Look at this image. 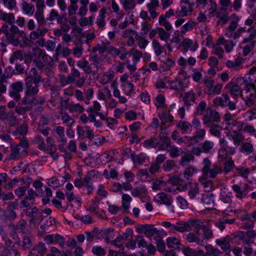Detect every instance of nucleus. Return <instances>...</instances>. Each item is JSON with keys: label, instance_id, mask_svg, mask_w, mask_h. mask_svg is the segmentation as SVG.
Segmentation results:
<instances>
[{"label": "nucleus", "instance_id": "obj_7", "mask_svg": "<svg viewBox=\"0 0 256 256\" xmlns=\"http://www.w3.org/2000/svg\"><path fill=\"white\" fill-rule=\"evenodd\" d=\"M246 32V28L240 27L236 31L234 30V39H237L240 36H242V34ZM247 32L250 33L249 36L248 38H244L242 43L245 44L250 42L255 36L256 35V30L252 27H250L248 28Z\"/></svg>", "mask_w": 256, "mask_h": 256}, {"label": "nucleus", "instance_id": "obj_36", "mask_svg": "<svg viewBox=\"0 0 256 256\" xmlns=\"http://www.w3.org/2000/svg\"><path fill=\"white\" fill-rule=\"evenodd\" d=\"M208 224L209 222L202 228L204 236H202L204 238V241L206 242V243L214 236L213 231L209 228Z\"/></svg>", "mask_w": 256, "mask_h": 256}, {"label": "nucleus", "instance_id": "obj_17", "mask_svg": "<svg viewBox=\"0 0 256 256\" xmlns=\"http://www.w3.org/2000/svg\"><path fill=\"white\" fill-rule=\"evenodd\" d=\"M206 131L204 128L197 129L194 132V136H190L192 145L202 141L206 136Z\"/></svg>", "mask_w": 256, "mask_h": 256}, {"label": "nucleus", "instance_id": "obj_51", "mask_svg": "<svg viewBox=\"0 0 256 256\" xmlns=\"http://www.w3.org/2000/svg\"><path fill=\"white\" fill-rule=\"evenodd\" d=\"M183 153V151L180 148L175 146H172L170 148V155L172 158L177 157Z\"/></svg>", "mask_w": 256, "mask_h": 256}, {"label": "nucleus", "instance_id": "obj_3", "mask_svg": "<svg viewBox=\"0 0 256 256\" xmlns=\"http://www.w3.org/2000/svg\"><path fill=\"white\" fill-rule=\"evenodd\" d=\"M20 60V62H16L15 69L17 74H23L24 71V64L26 63V60H24L22 51L18 50L12 54L11 56L10 62V64H14L16 60Z\"/></svg>", "mask_w": 256, "mask_h": 256}, {"label": "nucleus", "instance_id": "obj_63", "mask_svg": "<svg viewBox=\"0 0 256 256\" xmlns=\"http://www.w3.org/2000/svg\"><path fill=\"white\" fill-rule=\"evenodd\" d=\"M220 45H218L217 42L216 45L213 47L214 53L218 56L219 58H222L224 54V51L222 47L220 46Z\"/></svg>", "mask_w": 256, "mask_h": 256}, {"label": "nucleus", "instance_id": "obj_48", "mask_svg": "<svg viewBox=\"0 0 256 256\" xmlns=\"http://www.w3.org/2000/svg\"><path fill=\"white\" fill-rule=\"evenodd\" d=\"M14 245L10 248H4L2 252V256H16L18 254V250L14 248Z\"/></svg>", "mask_w": 256, "mask_h": 256}, {"label": "nucleus", "instance_id": "obj_8", "mask_svg": "<svg viewBox=\"0 0 256 256\" xmlns=\"http://www.w3.org/2000/svg\"><path fill=\"white\" fill-rule=\"evenodd\" d=\"M181 10L176 12L177 17L190 15L193 10V4L188 0H182L180 2Z\"/></svg>", "mask_w": 256, "mask_h": 256}, {"label": "nucleus", "instance_id": "obj_6", "mask_svg": "<svg viewBox=\"0 0 256 256\" xmlns=\"http://www.w3.org/2000/svg\"><path fill=\"white\" fill-rule=\"evenodd\" d=\"M172 199L170 196L165 193H161V210L166 214L174 212V208L172 206Z\"/></svg>", "mask_w": 256, "mask_h": 256}, {"label": "nucleus", "instance_id": "obj_20", "mask_svg": "<svg viewBox=\"0 0 256 256\" xmlns=\"http://www.w3.org/2000/svg\"><path fill=\"white\" fill-rule=\"evenodd\" d=\"M46 251L47 249L45 246L44 244L40 242L32 249V251L30 252V254L34 255L36 252H37L36 256H42Z\"/></svg>", "mask_w": 256, "mask_h": 256}, {"label": "nucleus", "instance_id": "obj_54", "mask_svg": "<svg viewBox=\"0 0 256 256\" xmlns=\"http://www.w3.org/2000/svg\"><path fill=\"white\" fill-rule=\"evenodd\" d=\"M29 186L18 187L15 190L14 193L18 198H21L22 196H25L26 192Z\"/></svg>", "mask_w": 256, "mask_h": 256}, {"label": "nucleus", "instance_id": "obj_44", "mask_svg": "<svg viewBox=\"0 0 256 256\" xmlns=\"http://www.w3.org/2000/svg\"><path fill=\"white\" fill-rule=\"evenodd\" d=\"M22 10L25 13L28 15L32 16L34 11V7L33 4H28L26 2H24L22 4Z\"/></svg>", "mask_w": 256, "mask_h": 256}, {"label": "nucleus", "instance_id": "obj_5", "mask_svg": "<svg viewBox=\"0 0 256 256\" xmlns=\"http://www.w3.org/2000/svg\"><path fill=\"white\" fill-rule=\"evenodd\" d=\"M220 120V116L218 112L210 110L207 111L202 118L203 124L206 126L214 125V122Z\"/></svg>", "mask_w": 256, "mask_h": 256}, {"label": "nucleus", "instance_id": "obj_26", "mask_svg": "<svg viewBox=\"0 0 256 256\" xmlns=\"http://www.w3.org/2000/svg\"><path fill=\"white\" fill-rule=\"evenodd\" d=\"M232 190L236 193V196L237 198L242 199L248 194V191L246 189L242 190L240 186L238 184H233L232 186Z\"/></svg>", "mask_w": 256, "mask_h": 256}, {"label": "nucleus", "instance_id": "obj_19", "mask_svg": "<svg viewBox=\"0 0 256 256\" xmlns=\"http://www.w3.org/2000/svg\"><path fill=\"white\" fill-rule=\"evenodd\" d=\"M230 238L228 237H224L216 240V243L224 252H228L230 248Z\"/></svg>", "mask_w": 256, "mask_h": 256}, {"label": "nucleus", "instance_id": "obj_18", "mask_svg": "<svg viewBox=\"0 0 256 256\" xmlns=\"http://www.w3.org/2000/svg\"><path fill=\"white\" fill-rule=\"evenodd\" d=\"M244 62L243 60L241 58H238L234 60H228L226 62V66L234 70H238L242 68V66Z\"/></svg>", "mask_w": 256, "mask_h": 256}, {"label": "nucleus", "instance_id": "obj_29", "mask_svg": "<svg viewBox=\"0 0 256 256\" xmlns=\"http://www.w3.org/2000/svg\"><path fill=\"white\" fill-rule=\"evenodd\" d=\"M188 220L190 231L192 230L193 228L199 230L202 229L206 226L203 222L198 219L191 218Z\"/></svg>", "mask_w": 256, "mask_h": 256}, {"label": "nucleus", "instance_id": "obj_56", "mask_svg": "<svg viewBox=\"0 0 256 256\" xmlns=\"http://www.w3.org/2000/svg\"><path fill=\"white\" fill-rule=\"evenodd\" d=\"M176 201L179 206L182 209H186L188 207V202L184 198L178 196L176 198Z\"/></svg>", "mask_w": 256, "mask_h": 256}, {"label": "nucleus", "instance_id": "obj_24", "mask_svg": "<svg viewBox=\"0 0 256 256\" xmlns=\"http://www.w3.org/2000/svg\"><path fill=\"white\" fill-rule=\"evenodd\" d=\"M166 242V246L170 248L178 249L181 245L180 240L174 236L168 238Z\"/></svg>", "mask_w": 256, "mask_h": 256}, {"label": "nucleus", "instance_id": "obj_22", "mask_svg": "<svg viewBox=\"0 0 256 256\" xmlns=\"http://www.w3.org/2000/svg\"><path fill=\"white\" fill-rule=\"evenodd\" d=\"M220 199L224 202L230 204L232 202V194L230 191L226 188L220 190Z\"/></svg>", "mask_w": 256, "mask_h": 256}, {"label": "nucleus", "instance_id": "obj_16", "mask_svg": "<svg viewBox=\"0 0 256 256\" xmlns=\"http://www.w3.org/2000/svg\"><path fill=\"white\" fill-rule=\"evenodd\" d=\"M172 229L180 232H190L189 220L188 221H178L176 224L172 226Z\"/></svg>", "mask_w": 256, "mask_h": 256}, {"label": "nucleus", "instance_id": "obj_59", "mask_svg": "<svg viewBox=\"0 0 256 256\" xmlns=\"http://www.w3.org/2000/svg\"><path fill=\"white\" fill-rule=\"evenodd\" d=\"M92 252L98 256H104L106 254V251L102 248L99 246H94L92 248Z\"/></svg>", "mask_w": 256, "mask_h": 256}, {"label": "nucleus", "instance_id": "obj_15", "mask_svg": "<svg viewBox=\"0 0 256 256\" xmlns=\"http://www.w3.org/2000/svg\"><path fill=\"white\" fill-rule=\"evenodd\" d=\"M12 90L10 92V96L16 100L20 99L19 92L23 90L22 84L21 82H18L12 84Z\"/></svg>", "mask_w": 256, "mask_h": 256}, {"label": "nucleus", "instance_id": "obj_2", "mask_svg": "<svg viewBox=\"0 0 256 256\" xmlns=\"http://www.w3.org/2000/svg\"><path fill=\"white\" fill-rule=\"evenodd\" d=\"M212 102L216 106L225 108L228 106L230 110H234L236 109V104L232 102L227 94H222L220 96H216L213 99Z\"/></svg>", "mask_w": 256, "mask_h": 256}, {"label": "nucleus", "instance_id": "obj_58", "mask_svg": "<svg viewBox=\"0 0 256 256\" xmlns=\"http://www.w3.org/2000/svg\"><path fill=\"white\" fill-rule=\"evenodd\" d=\"M38 92V84L34 83V86H30L27 88L26 91V94H29V96H34Z\"/></svg>", "mask_w": 256, "mask_h": 256}, {"label": "nucleus", "instance_id": "obj_27", "mask_svg": "<svg viewBox=\"0 0 256 256\" xmlns=\"http://www.w3.org/2000/svg\"><path fill=\"white\" fill-rule=\"evenodd\" d=\"M213 83L214 81L212 80L208 84V94H220L222 88V84H217L216 85L213 86Z\"/></svg>", "mask_w": 256, "mask_h": 256}, {"label": "nucleus", "instance_id": "obj_50", "mask_svg": "<svg viewBox=\"0 0 256 256\" xmlns=\"http://www.w3.org/2000/svg\"><path fill=\"white\" fill-rule=\"evenodd\" d=\"M176 142L180 144H184L188 146H192L190 136H184V137H178Z\"/></svg>", "mask_w": 256, "mask_h": 256}, {"label": "nucleus", "instance_id": "obj_53", "mask_svg": "<svg viewBox=\"0 0 256 256\" xmlns=\"http://www.w3.org/2000/svg\"><path fill=\"white\" fill-rule=\"evenodd\" d=\"M173 65V61L170 58H167L166 61L162 60V64H161V68H162V71L165 72L168 70Z\"/></svg>", "mask_w": 256, "mask_h": 256}, {"label": "nucleus", "instance_id": "obj_1", "mask_svg": "<svg viewBox=\"0 0 256 256\" xmlns=\"http://www.w3.org/2000/svg\"><path fill=\"white\" fill-rule=\"evenodd\" d=\"M202 164L203 167L202 169V175L205 177H210L214 178L218 174L222 172V167L220 164H214L212 165L211 162L208 158L204 159Z\"/></svg>", "mask_w": 256, "mask_h": 256}, {"label": "nucleus", "instance_id": "obj_52", "mask_svg": "<svg viewBox=\"0 0 256 256\" xmlns=\"http://www.w3.org/2000/svg\"><path fill=\"white\" fill-rule=\"evenodd\" d=\"M214 144L210 140H206L202 144V151L204 152H208L214 147Z\"/></svg>", "mask_w": 256, "mask_h": 256}, {"label": "nucleus", "instance_id": "obj_14", "mask_svg": "<svg viewBox=\"0 0 256 256\" xmlns=\"http://www.w3.org/2000/svg\"><path fill=\"white\" fill-rule=\"evenodd\" d=\"M186 240L190 242H196L200 246H203L206 243L204 238L198 232L188 233L186 235Z\"/></svg>", "mask_w": 256, "mask_h": 256}, {"label": "nucleus", "instance_id": "obj_11", "mask_svg": "<svg viewBox=\"0 0 256 256\" xmlns=\"http://www.w3.org/2000/svg\"><path fill=\"white\" fill-rule=\"evenodd\" d=\"M224 89L232 96H238L241 95L242 93V89L240 86L232 82H228L225 86Z\"/></svg>", "mask_w": 256, "mask_h": 256}, {"label": "nucleus", "instance_id": "obj_61", "mask_svg": "<svg viewBox=\"0 0 256 256\" xmlns=\"http://www.w3.org/2000/svg\"><path fill=\"white\" fill-rule=\"evenodd\" d=\"M135 0H124L123 6L126 10L134 8L136 3Z\"/></svg>", "mask_w": 256, "mask_h": 256}, {"label": "nucleus", "instance_id": "obj_55", "mask_svg": "<svg viewBox=\"0 0 256 256\" xmlns=\"http://www.w3.org/2000/svg\"><path fill=\"white\" fill-rule=\"evenodd\" d=\"M160 162V155H158L156 159V162L154 163H152L151 164L150 168V172L152 174H154L159 169L160 166L158 163Z\"/></svg>", "mask_w": 256, "mask_h": 256}, {"label": "nucleus", "instance_id": "obj_33", "mask_svg": "<svg viewBox=\"0 0 256 256\" xmlns=\"http://www.w3.org/2000/svg\"><path fill=\"white\" fill-rule=\"evenodd\" d=\"M205 249L207 254L212 256H220L222 254V252L218 248H214L211 244L205 246Z\"/></svg>", "mask_w": 256, "mask_h": 256}, {"label": "nucleus", "instance_id": "obj_49", "mask_svg": "<svg viewBox=\"0 0 256 256\" xmlns=\"http://www.w3.org/2000/svg\"><path fill=\"white\" fill-rule=\"evenodd\" d=\"M208 127L210 128L209 132L211 134L217 138H220L221 129L218 124L212 125Z\"/></svg>", "mask_w": 256, "mask_h": 256}, {"label": "nucleus", "instance_id": "obj_28", "mask_svg": "<svg viewBox=\"0 0 256 256\" xmlns=\"http://www.w3.org/2000/svg\"><path fill=\"white\" fill-rule=\"evenodd\" d=\"M182 44L185 48L190 49L192 52H195L198 47L196 42H194L189 38L184 39Z\"/></svg>", "mask_w": 256, "mask_h": 256}, {"label": "nucleus", "instance_id": "obj_32", "mask_svg": "<svg viewBox=\"0 0 256 256\" xmlns=\"http://www.w3.org/2000/svg\"><path fill=\"white\" fill-rule=\"evenodd\" d=\"M173 116L169 113H163L161 116V125L165 124L164 128H166L171 125ZM162 126H161V130L162 129Z\"/></svg>", "mask_w": 256, "mask_h": 256}, {"label": "nucleus", "instance_id": "obj_30", "mask_svg": "<svg viewBox=\"0 0 256 256\" xmlns=\"http://www.w3.org/2000/svg\"><path fill=\"white\" fill-rule=\"evenodd\" d=\"M68 99L64 101V102L66 104V108H68L70 112H76L82 113L84 111V108L80 104H71L68 103Z\"/></svg>", "mask_w": 256, "mask_h": 256}, {"label": "nucleus", "instance_id": "obj_38", "mask_svg": "<svg viewBox=\"0 0 256 256\" xmlns=\"http://www.w3.org/2000/svg\"><path fill=\"white\" fill-rule=\"evenodd\" d=\"M199 188L198 186V184L194 183L191 184L189 190L188 192V196L190 198H194L199 194Z\"/></svg>", "mask_w": 256, "mask_h": 256}, {"label": "nucleus", "instance_id": "obj_34", "mask_svg": "<svg viewBox=\"0 0 256 256\" xmlns=\"http://www.w3.org/2000/svg\"><path fill=\"white\" fill-rule=\"evenodd\" d=\"M123 238L118 236L114 240L110 242V243L114 246L120 248L119 250V253L124 252V246H123L124 243Z\"/></svg>", "mask_w": 256, "mask_h": 256}, {"label": "nucleus", "instance_id": "obj_35", "mask_svg": "<svg viewBox=\"0 0 256 256\" xmlns=\"http://www.w3.org/2000/svg\"><path fill=\"white\" fill-rule=\"evenodd\" d=\"M236 114H232L230 112H227L224 115V120L223 124H226L225 129H230L231 126V124L232 123L233 118L236 116Z\"/></svg>", "mask_w": 256, "mask_h": 256}, {"label": "nucleus", "instance_id": "obj_43", "mask_svg": "<svg viewBox=\"0 0 256 256\" xmlns=\"http://www.w3.org/2000/svg\"><path fill=\"white\" fill-rule=\"evenodd\" d=\"M199 250H202L200 249L194 250L190 248L189 246H185L182 250V252L185 256H198Z\"/></svg>", "mask_w": 256, "mask_h": 256}, {"label": "nucleus", "instance_id": "obj_41", "mask_svg": "<svg viewBox=\"0 0 256 256\" xmlns=\"http://www.w3.org/2000/svg\"><path fill=\"white\" fill-rule=\"evenodd\" d=\"M182 100L185 104H190L194 101V94L192 92H186L182 95Z\"/></svg>", "mask_w": 256, "mask_h": 256}, {"label": "nucleus", "instance_id": "obj_45", "mask_svg": "<svg viewBox=\"0 0 256 256\" xmlns=\"http://www.w3.org/2000/svg\"><path fill=\"white\" fill-rule=\"evenodd\" d=\"M28 77H30L34 80V83L38 84L41 80V77L38 74L35 68H32L30 72V74Z\"/></svg>", "mask_w": 256, "mask_h": 256}, {"label": "nucleus", "instance_id": "obj_9", "mask_svg": "<svg viewBox=\"0 0 256 256\" xmlns=\"http://www.w3.org/2000/svg\"><path fill=\"white\" fill-rule=\"evenodd\" d=\"M38 196L36 192L34 191L32 188L28 190V195L20 202L22 208H30L33 204H35V198Z\"/></svg>", "mask_w": 256, "mask_h": 256}, {"label": "nucleus", "instance_id": "obj_40", "mask_svg": "<svg viewBox=\"0 0 256 256\" xmlns=\"http://www.w3.org/2000/svg\"><path fill=\"white\" fill-rule=\"evenodd\" d=\"M198 170L196 168L192 166H188L184 170V177L186 180H188L194 174H196Z\"/></svg>", "mask_w": 256, "mask_h": 256}, {"label": "nucleus", "instance_id": "obj_60", "mask_svg": "<svg viewBox=\"0 0 256 256\" xmlns=\"http://www.w3.org/2000/svg\"><path fill=\"white\" fill-rule=\"evenodd\" d=\"M234 166V162L231 160H228L225 162L224 166V170L228 173L231 171Z\"/></svg>", "mask_w": 256, "mask_h": 256}, {"label": "nucleus", "instance_id": "obj_10", "mask_svg": "<svg viewBox=\"0 0 256 256\" xmlns=\"http://www.w3.org/2000/svg\"><path fill=\"white\" fill-rule=\"evenodd\" d=\"M136 232L140 234H144L148 236H151L158 232V230L152 225H140L136 228Z\"/></svg>", "mask_w": 256, "mask_h": 256}, {"label": "nucleus", "instance_id": "obj_46", "mask_svg": "<svg viewBox=\"0 0 256 256\" xmlns=\"http://www.w3.org/2000/svg\"><path fill=\"white\" fill-rule=\"evenodd\" d=\"M253 151V146L249 142L244 143L241 146V152L247 155L250 154Z\"/></svg>", "mask_w": 256, "mask_h": 256}, {"label": "nucleus", "instance_id": "obj_25", "mask_svg": "<svg viewBox=\"0 0 256 256\" xmlns=\"http://www.w3.org/2000/svg\"><path fill=\"white\" fill-rule=\"evenodd\" d=\"M198 181L202 185L205 191L210 192L214 189L212 181L208 180L206 177L200 176Z\"/></svg>", "mask_w": 256, "mask_h": 256}, {"label": "nucleus", "instance_id": "obj_64", "mask_svg": "<svg viewBox=\"0 0 256 256\" xmlns=\"http://www.w3.org/2000/svg\"><path fill=\"white\" fill-rule=\"evenodd\" d=\"M208 64L210 68H217L218 64V61L216 57L210 56L208 58Z\"/></svg>", "mask_w": 256, "mask_h": 256}, {"label": "nucleus", "instance_id": "obj_39", "mask_svg": "<svg viewBox=\"0 0 256 256\" xmlns=\"http://www.w3.org/2000/svg\"><path fill=\"white\" fill-rule=\"evenodd\" d=\"M102 237L106 240V242L108 243L110 240L113 238L114 230L111 228H108L104 230H101Z\"/></svg>", "mask_w": 256, "mask_h": 256}, {"label": "nucleus", "instance_id": "obj_13", "mask_svg": "<svg viewBox=\"0 0 256 256\" xmlns=\"http://www.w3.org/2000/svg\"><path fill=\"white\" fill-rule=\"evenodd\" d=\"M232 126L231 125L230 128L234 132L233 138L235 141H239L241 138L240 134L238 132L240 131L243 128L244 124L242 122L236 120L232 121Z\"/></svg>", "mask_w": 256, "mask_h": 256}, {"label": "nucleus", "instance_id": "obj_21", "mask_svg": "<svg viewBox=\"0 0 256 256\" xmlns=\"http://www.w3.org/2000/svg\"><path fill=\"white\" fill-rule=\"evenodd\" d=\"M218 45L224 46L226 52H230L233 49L234 46V42L232 40H226L224 37H220L217 40Z\"/></svg>", "mask_w": 256, "mask_h": 256}, {"label": "nucleus", "instance_id": "obj_47", "mask_svg": "<svg viewBox=\"0 0 256 256\" xmlns=\"http://www.w3.org/2000/svg\"><path fill=\"white\" fill-rule=\"evenodd\" d=\"M201 200L204 204L211 205L214 203L213 196L212 194H202Z\"/></svg>", "mask_w": 256, "mask_h": 256}, {"label": "nucleus", "instance_id": "obj_4", "mask_svg": "<svg viewBox=\"0 0 256 256\" xmlns=\"http://www.w3.org/2000/svg\"><path fill=\"white\" fill-rule=\"evenodd\" d=\"M245 102L246 106H251L256 102V88L253 83L246 84L245 88Z\"/></svg>", "mask_w": 256, "mask_h": 256}, {"label": "nucleus", "instance_id": "obj_62", "mask_svg": "<svg viewBox=\"0 0 256 256\" xmlns=\"http://www.w3.org/2000/svg\"><path fill=\"white\" fill-rule=\"evenodd\" d=\"M210 8H208V12L212 16H214V14L216 12V10L217 8V4L216 2L213 0H209Z\"/></svg>", "mask_w": 256, "mask_h": 256}, {"label": "nucleus", "instance_id": "obj_23", "mask_svg": "<svg viewBox=\"0 0 256 256\" xmlns=\"http://www.w3.org/2000/svg\"><path fill=\"white\" fill-rule=\"evenodd\" d=\"M177 127L182 134H190L192 132V126L187 121H180L177 124Z\"/></svg>", "mask_w": 256, "mask_h": 256}, {"label": "nucleus", "instance_id": "obj_31", "mask_svg": "<svg viewBox=\"0 0 256 256\" xmlns=\"http://www.w3.org/2000/svg\"><path fill=\"white\" fill-rule=\"evenodd\" d=\"M196 62V60L193 57H190L188 60H186L183 57H181L178 61V64L184 68L188 66H194Z\"/></svg>", "mask_w": 256, "mask_h": 256}, {"label": "nucleus", "instance_id": "obj_42", "mask_svg": "<svg viewBox=\"0 0 256 256\" xmlns=\"http://www.w3.org/2000/svg\"><path fill=\"white\" fill-rule=\"evenodd\" d=\"M194 159V156L192 154L184 153V154L182 156L180 164L182 166H185Z\"/></svg>", "mask_w": 256, "mask_h": 256}, {"label": "nucleus", "instance_id": "obj_37", "mask_svg": "<svg viewBox=\"0 0 256 256\" xmlns=\"http://www.w3.org/2000/svg\"><path fill=\"white\" fill-rule=\"evenodd\" d=\"M230 19L232 20L231 22L228 26L226 28L230 30H236L238 26V22L240 20V18L236 14H232L230 16Z\"/></svg>", "mask_w": 256, "mask_h": 256}, {"label": "nucleus", "instance_id": "obj_12", "mask_svg": "<svg viewBox=\"0 0 256 256\" xmlns=\"http://www.w3.org/2000/svg\"><path fill=\"white\" fill-rule=\"evenodd\" d=\"M144 146L145 148L152 147L154 148H158V150H160V134H156L150 139L146 140L143 142Z\"/></svg>", "mask_w": 256, "mask_h": 256}, {"label": "nucleus", "instance_id": "obj_57", "mask_svg": "<svg viewBox=\"0 0 256 256\" xmlns=\"http://www.w3.org/2000/svg\"><path fill=\"white\" fill-rule=\"evenodd\" d=\"M34 16L39 26L46 24L45 20L43 16V12L36 11Z\"/></svg>", "mask_w": 256, "mask_h": 256}]
</instances>
